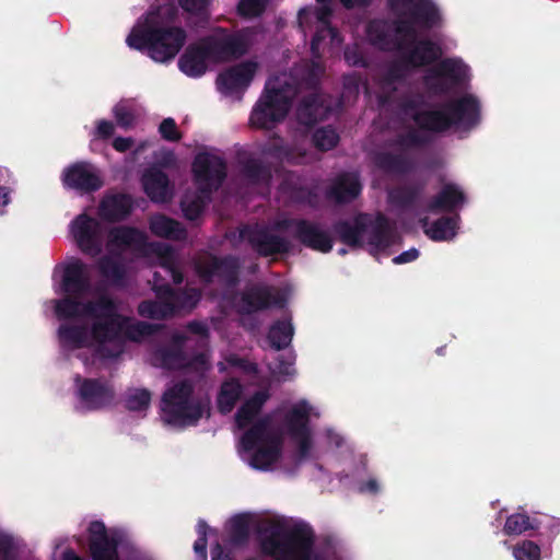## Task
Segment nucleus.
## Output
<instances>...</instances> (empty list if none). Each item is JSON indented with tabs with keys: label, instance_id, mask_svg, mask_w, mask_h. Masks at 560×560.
Masks as SVG:
<instances>
[{
	"label": "nucleus",
	"instance_id": "nucleus-1",
	"mask_svg": "<svg viewBox=\"0 0 560 560\" xmlns=\"http://www.w3.org/2000/svg\"><path fill=\"white\" fill-rule=\"evenodd\" d=\"M396 19L393 24L385 20H372L366 25V37L384 51L402 50L406 39L415 40L416 27L431 30L441 23V14L432 0H388Z\"/></svg>",
	"mask_w": 560,
	"mask_h": 560
},
{
	"label": "nucleus",
	"instance_id": "nucleus-2",
	"mask_svg": "<svg viewBox=\"0 0 560 560\" xmlns=\"http://www.w3.org/2000/svg\"><path fill=\"white\" fill-rule=\"evenodd\" d=\"M410 118L417 126L396 138V143L402 149L422 148L432 142L429 133H444L452 127L463 125L474 127L480 119L478 100L466 94L459 98L444 103L441 109H423L413 112Z\"/></svg>",
	"mask_w": 560,
	"mask_h": 560
},
{
	"label": "nucleus",
	"instance_id": "nucleus-3",
	"mask_svg": "<svg viewBox=\"0 0 560 560\" xmlns=\"http://www.w3.org/2000/svg\"><path fill=\"white\" fill-rule=\"evenodd\" d=\"M158 16V13L150 12L143 23L132 27L126 43L131 49L145 52L152 60L164 63L173 60L180 51L187 33L180 26L159 23Z\"/></svg>",
	"mask_w": 560,
	"mask_h": 560
},
{
	"label": "nucleus",
	"instance_id": "nucleus-4",
	"mask_svg": "<svg viewBox=\"0 0 560 560\" xmlns=\"http://www.w3.org/2000/svg\"><path fill=\"white\" fill-rule=\"evenodd\" d=\"M260 550L275 560H311L313 557L315 535L306 525L285 528L272 524L261 530Z\"/></svg>",
	"mask_w": 560,
	"mask_h": 560
},
{
	"label": "nucleus",
	"instance_id": "nucleus-5",
	"mask_svg": "<svg viewBox=\"0 0 560 560\" xmlns=\"http://www.w3.org/2000/svg\"><path fill=\"white\" fill-rule=\"evenodd\" d=\"M195 387L189 380L174 383L162 395L161 411L165 423L185 428L196 425L209 410V402L195 397Z\"/></svg>",
	"mask_w": 560,
	"mask_h": 560
},
{
	"label": "nucleus",
	"instance_id": "nucleus-6",
	"mask_svg": "<svg viewBox=\"0 0 560 560\" xmlns=\"http://www.w3.org/2000/svg\"><path fill=\"white\" fill-rule=\"evenodd\" d=\"M294 94L295 90L290 83H282L279 79L269 80L252 109L250 125L259 129H273L288 116Z\"/></svg>",
	"mask_w": 560,
	"mask_h": 560
},
{
	"label": "nucleus",
	"instance_id": "nucleus-7",
	"mask_svg": "<svg viewBox=\"0 0 560 560\" xmlns=\"http://www.w3.org/2000/svg\"><path fill=\"white\" fill-rule=\"evenodd\" d=\"M241 446L252 452L249 465L258 470H268L282 455L283 441L280 434L269 429L268 419H259L245 431Z\"/></svg>",
	"mask_w": 560,
	"mask_h": 560
},
{
	"label": "nucleus",
	"instance_id": "nucleus-8",
	"mask_svg": "<svg viewBox=\"0 0 560 560\" xmlns=\"http://www.w3.org/2000/svg\"><path fill=\"white\" fill-rule=\"evenodd\" d=\"M192 268L205 285L218 282L225 289H234L241 281V259L232 254L219 256L201 250L192 258Z\"/></svg>",
	"mask_w": 560,
	"mask_h": 560
},
{
	"label": "nucleus",
	"instance_id": "nucleus-9",
	"mask_svg": "<svg viewBox=\"0 0 560 560\" xmlns=\"http://www.w3.org/2000/svg\"><path fill=\"white\" fill-rule=\"evenodd\" d=\"M211 54V63H225L245 56L250 46L249 34L245 30L231 32L218 26L213 33L202 37Z\"/></svg>",
	"mask_w": 560,
	"mask_h": 560
},
{
	"label": "nucleus",
	"instance_id": "nucleus-10",
	"mask_svg": "<svg viewBox=\"0 0 560 560\" xmlns=\"http://www.w3.org/2000/svg\"><path fill=\"white\" fill-rule=\"evenodd\" d=\"M191 172L197 190L209 197L218 191L226 179L228 165L219 155L199 152L194 158Z\"/></svg>",
	"mask_w": 560,
	"mask_h": 560
},
{
	"label": "nucleus",
	"instance_id": "nucleus-11",
	"mask_svg": "<svg viewBox=\"0 0 560 560\" xmlns=\"http://www.w3.org/2000/svg\"><path fill=\"white\" fill-rule=\"evenodd\" d=\"M240 241H245L260 257L290 253L291 243L283 236L271 233L258 224H245L238 229Z\"/></svg>",
	"mask_w": 560,
	"mask_h": 560
},
{
	"label": "nucleus",
	"instance_id": "nucleus-12",
	"mask_svg": "<svg viewBox=\"0 0 560 560\" xmlns=\"http://www.w3.org/2000/svg\"><path fill=\"white\" fill-rule=\"evenodd\" d=\"M466 66L458 59L441 60L423 78L427 90L432 95H445L452 85L460 84L466 78Z\"/></svg>",
	"mask_w": 560,
	"mask_h": 560
},
{
	"label": "nucleus",
	"instance_id": "nucleus-13",
	"mask_svg": "<svg viewBox=\"0 0 560 560\" xmlns=\"http://www.w3.org/2000/svg\"><path fill=\"white\" fill-rule=\"evenodd\" d=\"M71 234L80 250L91 257L102 253L103 231L101 223L86 213H81L70 224Z\"/></svg>",
	"mask_w": 560,
	"mask_h": 560
},
{
	"label": "nucleus",
	"instance_id": "nucleus-14",
	"mask_svg": "<svg viewBox=\"0 0 560 560\" xmlns=\"http://www.w3.org/2000/svg\"><path fill=\"white\" fill-rule=\"evenodd\" d=\"M127 320L128 319L121 315L93 320L89 328L90 338L97 345V351L103 357L117 358L120 354V349L109 351L106 343L121 340L124 324H126Z\"/></svg>",
	"mask_w": 560,
	"mask_h": 560
},
{
	"label": "nucleus",
	"instance_id": "nucleus-15",
	"mask_svg": "<svg viewBox=\"0 0 560 560\" xmlns=\"http://www.w3.org/2000/svg\"><path fill=\"white\" fill-rule=\"evenodd\" d=\"M77 395L88 410H98L108 406L115 396L113 387L101 378L74 377Z\"/></svg>",
	"mask_w": 560,
	"mask_h": 560
},
{
	"label": "nucleus",
	"instance_id": "nucleus-16",
	"mask_svg": "<svg viewBox=\"0 0 560 560\" xmlns=\"http://www.w3.org/2000/svg\"><path fill=\"white\" fill-rule=\"evenodd\" d=\"M89 549L92 560H120L119 544L117 535H109L102 521H93L88 527Z\"/></svg>",
	"mask_w": 560,
	"mask_h": 560
},
{
	"label": "nucleus",
	"instance_id": "nucleus-17",
	"mask_svg": "<svg viewBox=\"0 0 560 560\" xmlns=\"http://www.w3.org/2000/svg\"><path fill=\"white\" fill-rule=\"evenodd\" d=\"M283 302L284 300L280 295L273 294L271 288L255 284L241 293L236 310L241 315H250L268 310L271 306L281 307Z\"/></svg>",
	"mask_w": 560,
	"mask_h": 560
},
{
	"label": "nucleus",
	"instance_id": "nucleus-18",
	"mask_svg": "<svg viewBox=\"0 0 560 560\" xmlns=\"http://www.w3.org/2000/svg\"><path fill=\"white\" fill-rule=\"evenodd\" d=\"M256 69L257 65L253 61H244L228 68L217 78L218 90L225 95L243 93L252 83Z\"/></svg>",
	"mask_w": 560,
	"mask_h": 560
},
{
	"label": "nucleus",
	"instance_id": "nucleus-19",
	"mask_svg": "<svg viewBox=\"0 0 560 560\" xmlns=\"http://www.w3.org/2000/svg\"><path fill=\"white\" fill-rule=\"evenodd\" d=\"M62 183L65 187L90 194L103 186L101 176L94 172L90 164L77 162L63 171Z\"/></svg>",
	"mask_w": 560,
	"mask_h": 560
},
{
	"label": "nucleus",
	"instance_id": "nucleus-20",
	"mask_svg": "<svg viewBox=\"0 0 560 560\" xmlns=\"http://www.w3.org/2000/svg\"><path fill=\"white\" fill-rule=\"evenodd\" d=\"M156 298H165L172 306V317L180 312H190L199 303L201 292L196 288L174 289L168 283L154 284Z\"/></svg>",
	"mask_w": 560,
	"mask_h": 560
},
{
	"label": "nucleus",
	"instance_id": "nucleus-21",
	"mask_svg": "<svg viewBox=\"0 0 560 560\" xmlns=\"http://www.w3.org/2000/svg\"><path fill=\"white\" fill-rule=\"evenodd\" d=\"M398 52L404 54L406 62L413 69L432 65L442 56L440 45L429 38L406 39V48Z\"/></svg>",
	"mask_w": 560,
	"mask_h": 560
},
{
	"label": "nucleus",
	"instance_id": "nucleus-22",
	"mask_svg": "<svg viewBox=\"0 0 560 560\" xmlns=\"http://www.w3.org/2000/svg\"><path fill=\"white\" fill-rule=\"evenodd\" d=\"M211 63V54L207 45L202 44V37L189 44L178 59L179 70L190 78L203 75Z\"/></svg>",
	"mask_w": 560,
	"mask_h": 560
},
{
	"label": "nucleus",
	"instance_id": "nucleus-23",
	"mask_svg": "<svg viewBox=\"0 0 560 560\" xmlns=\"http://www.w3.org/2000/svg\"><path fill=\"white\" fill-rule=\"evenodd\" d=\"M293 237L306 248L324 254L329 253L334 246L329 232L307 219H303L300 228L293 232Z\"/></svg>",
	"mask_w": 560,
	"mask_h": 560
},
{
	"label": "nucleus",
	"instance_id": "nucleus-24",
	"mask_svg": "<svg viewBox=\"0 0 560 560\" xmlns=\"http://www.w3.org/2000/svg\"><path fill=\"white\" fill-rule=\"evenodd\" d=\"M186 340V335L174 334L171 345L160 347L153 351L152 364L165 370H178L185 366L187 358L183 348Z\"/></svg>",
	"mask_w": 560,
	"mask_h": 560
},
{
	"label": "nucleus",
	"instance_id": "nucleus-25",
	"mask_svg": "<svg viewBox=\"0 0 560 560\" xmlns=\"http://www.w3.org/2000/svg\"><path fill=\"white\" fill-rule=\"evenodd\" d=\"M362 191L360 176L355 172H341L336 175L327 189V198L339 205L357 199Z\"/></svg>",
	"mask_w": 560,
	"mask_h": 560
},
{
	"label": "nucleus",
	"instance_id": "nucleus-26",
	"mask_svg": "<svg viewBox=\"0 0 560 560\" xmlns=\"http://www.w3.org/2000/svg\"><path fill=\"white\" fill-rule=\"evenodd\" d=\"M368 222L369 228L365 236L372 250H385L396 243L398 238L397 232L385 214L377 213L374 220L369 217Z\"/></svg>",
	"mask_w": 560,
	"mask_h": 560
},
{
	"label": "nucleus",
	"instance_id": "nucleus-27",
	"mask_svg": "<svg viewBox=\"0 0 560 560\" xmlns=\"http://www.w3.org/2000/svg\"><path fill=\"white\" fill-rule=\"evenodd\" d=\"M330 112L329 105L316 92L302 97L295 110L296 121L307 128L324 120Z\"/></svg>",
	"mask_w": 560,
	"mask_h": 560
},
{
	"label": "nucleus",
	"instance_id": "nucleus-28",
	"mask_svg": "<svg viewBox=\"0 0 560 560\" xmlns=\"http://www.w3.org/2000/svg\"><path fill=\"white\" fill-rule=\"evenodd\" d=\"M60 287L63 294L84 298L91 289V280L85 264L80 259L68 264L63 269Z\"/></svg>",
	"mask_w": 560,
	"mask_h": 560
},
{
	"label": "nucleus",
	"instance_id": "nucleus-29",
	"mask_svg": "<svg viewBox=\"0 0 560 560\" xmlns=\"http://www.w3.org/2000/svg\"><path fill=\"white\" fill-rule=\"evenodd\" d=\"M368 221L369 214L360 213L353 219V222L340 220L332 225V229L340 242L352 248H362L363 237L369 228Z\"/></svg>",
	"mask_w": 560,
	"mask_h": 560
},
{
	"label": "nucleus",
	"instance_id": "nucleus-30",
	"mask_svg": "<svg viewBox=\"0 0 560 560\" xmlns=\"http://www.w3.org/2000/svg\"><path fill=\"white\" fill-rule=\"evenodd\" d=\"M133 208V200L127 194L105 196L98 207L100 217L110 223L126 220Z\"/></svg>",
	"mask_w": 560,
	"mask_h": 560
},
{
	"label": "nucleus",
	"instance_id": "nucleus-31",
	"mask_svg": "<svg viewBox=\"0 0 560 560\" xmlns=\"http://www.w3.org/2000/svg\"><path fill=\"white\" fill-rule=\"evenodd\" d=\"M465 202L466 195L463 189L456 184L447 183L428 203V210L432 213L453 212Z\"/></svg>",
	"mask_w": 560,
	"mask_h": 560
},
{
	"label": "nucleus",
	"instance_id": "nucleus-32",
	"mask_svg": "<svg viewBox=\"0 0 560 560\" xmlns=\"http://www.w3.org/2000/svg\"><path fill=\"white\" fill-rule=\"evenodd\" d=\"M373 165L388 175H406L413 171L415 162L401 153L377 151L372 155Z\"/></svg>",
	"mask_w": 560,
	"mask_h": 560
},
{
	"label": "nucleus",
	"instance_id": "nucleus-33",
	"mask_svg": "<svg viewBox=\"0 0 560 560\" xmlns=\"http://www.w3.org/2000/svg\"><path fill=\"white\" fill-rule=\"evenodd\" d=\"M141 183L147 196L154 202H165L170 198V179L165 172L158 167L147 170Z\"/></svg>",
	"mask_w": 560,
	"mask_h": 560
},
{
	"label": "nucleus",
	"instance_id": "nucleus-34",
	"mask_svg": "<svg viewBox=\"0 0 560 560\" xmlns=\"http://www.w3.org/2000/svg\"><path fill=\"white\" fill-rule=\"evenodd\" d=\"M57 335L61 347L65 349L77 350L91 345L89 327L83 324H61Z\"/></svg>",
	"mask_w": 560,
	"mask_h": 560
},
{
	"label": "nucleus",
	"instance_id": "nucleus-35",
	"mask_svg": "<svg viewBox=\"0 0 560 560\" xmlns=\"http://www.w3.org/2000/svg\"><path fill=\"white\" fill-rule=\"evenodd\" d=\"M152 234L171 241H185L188 236L186 228L177 220L158 214L150 220Z\"/></svg>",
	"mask_w": 560,
	"mask_h": 560
},
{
	"label": "nucleus",
	"instance_id": "nucleus-36",
	"mask_svg": "<svg viewBox=\"0 0 560 560\" xmlns=\"http://www.w3.org/2000/svg\"><path fill=\"white\" fill-rule=\"evenodd\" d=\"M241 173L252 185L268 184L271 180V168L262 160L248 156L241 161Z\"/></svg>",
	"mask_w": 560,
	"mask_h": 560
},
{
	"label": "nucleus",
	"instance_id": "nucleus-37",
	"mask_svg": "<svg viewBox=\"0 0 560 560\" xmlns=\"http://www.w3.org/2000/svg\"><path fill=\"white\" fill-rule=\"evenodd\" d=\"M120 315L118 305L115 300L106 294H100L95 300L85 301L84 317L93 318V320L108 318Z\"/></svg>",
	"mask_w": 560,
	"mask_h": 560
},
{
	"label": "nucleus",
	"instance_id": "nucleus-38",
	"mask_svg": "<svg viewBox=\"0 0 560 560\" xmlns=\"http://www.w3.org/2000/svg\"><path fill=\"white\" fill-rule=\"evenodd\" d=\"M269 398L268 393L258 390L245 400L235 413V422L240 429L250 424Z\"/></svg>",
	"mask_w": 560,
	"mask_h": 560
},
{
	"label": "nucleus",
	"instance_id": "nucleus-39",
	"mask_svg": "<svg viewBox=\"0 0 560 560\" xmlns=\"http://www.w3.org/2000/svg\"><path fill=\"white\" fill-rule=\"evenodd\" d=\"M180 8L189 14V23L197 28L208 26L211 18V0H178Z\"/></svg>",
	"mask_w": 560,
	"mask_h": 560
},
{
	"label": "nucleus",
	"instance_id": "nucleus-40",
	"mask_svg": "<svg viewBox=\"0 0 560 560\" xmlns=\"http://www.w3.org/2000/svg\"><path fill=\"white\" fill-rule=\"evenodd\" d=\"M97 268L103 278L113 285H122L126 280V267L120 256L105 255L97 261Z\"/></svg>",
	"mask_w": 560,
	"mask_h": 560
},
{
	"label": "nucleus",
	"instance_id": "nucleus-41",
	"mask_svg": "<svg viewBox=\"0 0 560 560\" xmlns=\"http://www.w3.org/2000/svg\"><path fill=\"white\" fill-rule=\"evenodd\" d=\"M294 328L290 319H278L269 328L267 339L277 351L288 348L292 341Z\"/></svg>",
	"mask_w": 560,
	"mask_h": 560
},
{
	"label": "nucleus",
	"instance_id": "nucleus-42",
	"mask_svg": "<svg viewBox=\"0 0 560 560\" xmlns=\"http://www.w3.org/2000/svg\"><path fill=\"white\" fill-rule=\"evenodd\" d=\"M145 240L143 232L131 226H117L109 231V243L119 247H142Z\"/></svg>",
	"mask_w": 560,
	"mask_h": 560
},
{
	"label": "nucleus",
	"instance_id": "nucleus-43",
	"mask_svg": "<svg viewBox=\"0 0 560 560\" xmlns=\"http://www.w3.org/2000/svg\"><path fill=\"white\" fill-rule=\"evenodd\" d=\"M151 247L159 257L161 268L164 269L175 284H180L184 281V275L176 264L173 248L158 243L151 244Z\"/></svg>",
	"mask_w": 560,
	"mask_h": 560
},
{
	"label": "nucleus",
	"instance_id": "nucleus-44",
	"mask_svg": "<svg viewBox=\"0 0 560 560\" xmlns=\"http://www.w3.org/2000/svg\"><path fill=\"white\" fill-rule=\"evenodd\" d=\"M242 393L243 387L238 380L231 378L223 382L217 399L220 412H231L240 400Z\"/></svg>",
	"mask_w": 560,
	"mask_h": 560
},
{
	"label": "nucleus",
	"instance_id": "nucleus-45",
	"mask_svg": "<svg viewBox=\"0 0 560 560\" xmlns=\"http://www.w3.org/2000/svg\"><path fill=\"white\" fill-rule=\"evenodd\" d=\"M83 296L65 294L62 299L55 302V314L58 319H75L84 317Z\"/></svg>",
	"mask_w": 560,
	"mask_h": 560
},
{
	"label": "nucleus",
	"instance_id": "nucleus-46",
	"mask_svg": "<svg viewBox=\"0 0 560 560\" xmlns=\"http://www.w3.org/2000/svg\"><path fill=\"white\" fill-rule=\"evenodd\" d=\"M310 413L306 406H294L285 416L288 433L291 438L311 433Z\"/></svg>",
	"mask_w": 560,
	"mask_h": 560
},
{
	"label": "nucleus",
	"instance_id": "nucleus-47",
	"mask_svg": "<svg viewBox=\"0 0 560 560\" xmlns=\"http://www.w3.org/2000/svg\"><path fill=\"white\" fill-rule=\"evenodd\" d=\"M212 196H206L205 194H194L191 196H185L180 200V209L183 215L188 221H195L200 218L206 207L211 202Z\"/></svg>",
	"mask_w": 560,
	"mask_h": 560
},
{
	"label": "nucleus",
	"instance_id": "nucleus-48",
	"mask_svg": "<svg viewBox=\"0 0 560 560\" xmlns=\"http://www.w3.org/2000/svg\"><path fill=\"white\" fill-rule=\"evenodd\" d=\"M458 217H441L435 220L424 233L433 241H447L455 236Z\"/></svg>",
	"mask_w": 560,
	"mask_h": 560
},
{
	"label": "nucleus",
	"instance_id": "nucleus-49",
	"mask_svg": "<svg viewBox=\"0 0 560 560\" xmlns=\"http://www.w3.org/2000/svg\"><path fill=\"white\" fill-rule=\"evenodd\" d=\"M138 314L150 319H165L172 317V306L165 298H158V301L144 300L138 305Z\"/></svg>",
	"mask_w": 560,
	"mask_h": 560
},
{
	"label": "nucleus",
	"instance_id": "nucleus-50",
	"mask_svg": "<svg viewBox=\"0 0 560 560\" xmlns=\"http://www.w3.org/2000/svg\"><path fill=\"white\" fill-rule=\"evenodd\" d=\"M422 190V185L400 186L389 191V199L399 208H411L418 201Z\"/></svg>",
	"mask_w": 560,
	"mask_h": 560
},
{
	"label": "nucleus",
	"instance_id": "nucleus-51",
	"mask_svg": "<svg viewBox=\"0 0 560 560\" xmlns=\"http://www.w3.org/2000/svg\"><path fill=\"white\" fill-rule=\"evenodd\" d=\"M264 153L289 164H299L304 155H296L293 148L285 144L281 138L266 145Z\"/></svg>",
	"mask_w": 560,
	"mask_h": 560
},
{
	"label": "nucleus",
	"instance_id": "nucleus-52",
	"mask_svg": "<svg viewBox=\"0 0 560 560\" xmlns=\"http://www.w3.org/2000/svg\"><path fill=\"white\" fill-rule=\"evenodd\" d=\"M250 527L247 514H237L230 520V540L233 545H245L249 539Z\"/></svg>",
	"mask_w": 560,
	"mask_h": 560
},
{
	"label": "nucleus",
	"instance_id": "nucleus-53",
	"mask_svg": "<svg viewBox=\"0 0 560 560\" xmlns=\"http://www.w3.org/2000/svg\"><path fill=\"white\" fill-rule=\"evenodd\" d=\"M163 326L147 322H136L128 325L124 324V335L132 341H139L142 338L155 335Z\"/></svg>",
	"mask_w": 560,
	"mask_h": 560
},
{
	"label": "nucleus",
	"instance_id": "nucleus-54",
	"mask_svg": "<svg viewBox=\"0 0 560 560\" xmlns=\"http://www.w3.org/2000/svg\"><path fill=\"white\" fill-rule=\"evenodd\" d=\"M536 525L525 513H514L510 515L504 524L503 532L509 535H521L528 529H535Z\"/></svg>",
	"mask_w": 560,
	"mask_h": 560
},
{
	"label": "nucleus",
	"instance_id": "nucleus-55",
	"mask_svg": "<svg viewBox=\"0 0 560 560\" xmlns=\"http://www.w3.org/2000/svg\"><path fill=\"white\" fill-rule=\"evenodd\" d=\"M313 144L319 151H329L339 142V135L330 126L317 129L312 137Z\"/></svg>",
	"mask_w": 560,
	"mask_h": 560
},
{
	"label": "nucleus",
	"instance_id": "nucleus-56",
	"mask_svg": "<svg viewBox=\"0 0 560 560\" xmlns=\"http://www.w3.org/2000/svg\"><path fill=\"white\" fill-rule=\"evenodd\" d=\"M151 404V393L147 388L130 390L125 399V407L129 411H145Z\"/></svg>",
	"mask_w": 560,
	"mask_h": 560
},
{
	"label": "nucleus",
	"instance_id": "nucleus-57",
	"mask_svg": "<svg viewBox=\"0 0 560 560\" xmlns=\"http://www.w3.org/2000/svg\"><path fill=\"white\" fill-rule=\"evenodd\" d=\"M540 547L532 540H523L513 548L515 560H540Z\"/></svg>",
	"mask_w": 560,
	"mask_h": 560
},
{
	"label": "nucleus",
	"instance_id": "nucleus-58",
	"mask_svg": "<svg viewBox=\"0 0 560 560\" xmlns=\"http://www.w3.org/2000/svg\"><path fill=\"white\" fill-rule=\"evenodd\" d=\"M413 68L406 62L404 54L393 61L387 69L386 80L390 83L400 82L406 79L407 74Z\"/></svg>",
	"mask_w": 560,
	"mask_h": 560
},
{
	"label": "nucleus",
	"instance_id": "nucleus-59",
	"mask_svg": "<svg viewBox=\"0 0 560 560\" xmlns=\"http://www.w3.org/2000/svg\"><path fill=\"white\" fill-rule=\"evenodd\" d=\"M267 7V0H240L237 13L243 18H257Z\"/></svg>",
	"mask_w": 560,
	"mask_h": 560
},
{
	"label": "nucleus",
	"instance_id": "nucleus-60",
	"mask_svg": "<svg viewBox=\"0 0 560 560\" xmlns=\"http://www.w3.org/2000/svg\"><path fill=\"white\" fill-rule=\"evenodd\" d=\"M159 132L162 139L170 142H177L182 139V133L177 128L175 119L172 117L162 120L159 126Z\"/></svg>",
	"mask_w": 560,
	"mask_h": 560
},
{
	"label": "nucleus",
	"instance_id": "nucleus-61",
	"mask_svg": "<svg viewBox=\"0 0 560 560\" xmlns=\"http://www.w3.org/2000/svg\"><path fill=\"white\" fill-rule=\"evenodd\" d=\"M290 198L296 203L314 206L317 195L308 187L299 186L291 189Z\"/></svg>",
	"mask_w": 560,
	"mask_h": 560
},
{
	"label": "nucleus",
	"instance_id": "nucleus-62",
	"mask_svg": "<svg viewBox=\"0 0 560 560\" xmlns=\"http://www.w3.org/2000/svg\"><path fill=\"white\" fill-rule=\"evenodd\" d=\"M343 57L346 62L351 67H368V61L358 45L346 46Z\"/></svg>",
	"mask_w": 560,
	"mask_h": 560
},
{
	"label": "nucleus",
	"instance_id": "nucleus-63",
	"mask_svg": "<svg viewBox=\"0 0 560 560\" xmlns=\"http://www.w3.org/2000/svg\"><path fill=\"white\" fill-rule=\"evenodd\" d=\"M114 116L118 126L129 128L133 125L135 115L128 107L117 105L114 107Z\"/></svg>",
	"mask_w": 560,
	"mask_h": 560
},
{
	"label": "nucleus",
	"instance_id": "nucleus-64",
	"mask_svg": "<svg viewBox=\"0 0 560 560\" xmlns=\"http://www.w3.org/2000/svg\"><path fill=\"white\" fill-rule=\"evenodd\" d=\"M226 361L231 366L241 369L242 371H244L247 374L257 373V370H258L257 364L248 361L247 359L232 354L228 358Z\"/></svg>",
	"mask_w": 560,
	"mask_h": 560
}]
</instances>
